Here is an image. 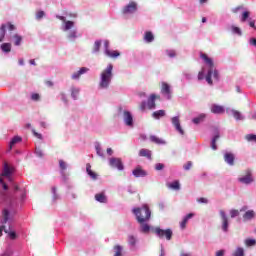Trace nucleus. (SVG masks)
Instances as JSON below:
<instances>
[{
    "instance_id": "nucleus-1",
    "label": "nucleus",
    "mask_w": 256,
    "mask_h": 256,
    "mask_svg": "<svg viewBox=\"0 0 256 256\" xmlns=\"http://www.w3.org/2000/svg\"><path fill=\"white\" fill-rule=\"evenodd\" d=\"M201 59H203L204 63L208 65L209 70L206 75V81L208 85H213V80L211 77H213L216 81H219V72L215 69V64L213 63V59L209 58L207 54H201L200 55Z\"/></svg>"
},
{
    "instance_id": "nucleus-2",
    "label": "nucleus",
    "mask_w": 256,
    "mask_h": 256,
    "mask_svg": "<svg viewBox=\"0 0 256 256\" xmlns=\"http://www.w3.org/2000/svg\"><path fill=\"white\" fill-rule=\"evenodd\" d=\"M113 79V64H109L100 74V89H107Z\"/></svg>"
},
{
    "instance_id": "nucleus-3",
    "label": "nucleus",
    "mask_w": 256,
    "mask_h": 256,
    "mask_svg": "<svg viewBox=\"0 0 256 256\" xmlns=\"http://www.w3.org/2000/svg\"><path fill=\"white\" fill-rule=\"evenodd\" d=\"M133 213L138 223H147L151 219V210L147 205H144L142 208H134Z\"/></svg>"
},
{
    "instance_id": "nucleus-4",
    "label": "nucleus",
    "mask_w": 256,
    "mask_h": 256,
    "mask_svg": "<svg viewBox=\"0 0 256 256\" xmlns=\"http://www.w3.org/2000/svg\"><path fill=\"white\" fill-rule=\"evenodd\" d=\"M154 233L160 238V239H166L167 241H171L173 238V231L171 229L163 230L159 227L154 229Z\"/></svg>"
},
{
    "instance_id": "nucleus-5",
    "label": "nucleus",
    "mask_w": 256,
    "mask_h": 256,
    "mask_svg": "<svg viewBox=\"0 0 256 256\" xmlns=\"http://www.w3.org/2000/svg\"><path fill=\"white\" fill-rule=\"evenodd\" d=\"M238 181L244 185H250V183H253V173L251 170L247 169L244 176L238 178Z\"/></svg>"
},
{
    "instance_id": "nucleus-6",
    "label": "nucleus",
    "mask_w": 256,
    "mask_h": 256,
    "mask_svg": "<svg viewBox=\"0 0 256 256\" xmlns=\"http://www.w3.org/2000/svg\"><path fill=\"white\" fill-rule=\"evenodd\" d=\"M109 164L110 167L118 169V171H123V169H125V166H123V161H121V158H111Z\"/></svg>"
},
{
    "instance_id": "nucleus-7",
    "label": "nucleus",
    "mask_w": 256,
    "mask_h": 256,
    "mask_svg": "<svg viewBox=\"0 0 256 256\" xmlns=\"http://www.w3.org/2000/svg\"><path fill=\"white\" fill-rule=\"evenodd\" d=\"M220 217L222 219V231L227 233V231H229V219L227 218L225 211L220 210Z\"/></svg>"
},
{
    "instance_id": "nucleus-8",
    "label": "nucleus",
    "mask_w": 256,
    "mask_h": 256,
    "mask_svg": "<svg viewBox=\"0 0 256 256\" xmlns=\"http://www.w3.org/2000/svg\"><path fill=\"white\" fill-rule=\"evenodd\" d=\"M172 124L174 125L176 131L180 133V135H185V131L181 127V121L179 120V117L175 116L172 118Z\"/></svg>"
},
{
    "instance_id": "nucleus-9",
    "label": "nucleus",
    "mask_w": 256,
    "mask_h": 256,
    "mask_svg": "<svg viewBox=\"0 0 256 256\" xmlns=\"http://www.w3.org/2000/svg\"><path fill=\"white\" fill-rule=\"evenodd\" d=\"M161 93L166 96L167 99H171V86L167 84V82L162 83Z\"/></svg>"
},
{
    "instance_id": "nucleus-10",
    "label": "nucleus",
    "mask_w": 256,
    "mask_h": 256,
    "mask_svg": "<svg viewBox=\"0 0 256 256\" xmlns=\"http://www.w3.org/2000/svg\"><path fill=\"white\" fill-rule=\"evenodd\" d=\"M155 99H161V96L156 95V94H151L147 101L148 109L151 110V109H155V107H157V105L155 104Z\"/></svg>"
},
{
    "instance_id": "nucleus-11",
    "label": "nucleus",
    "mask_w": 256,
    "mask_h": 256,
    "mask_svg": "<svg viewBox=\"0 0 256 256\" xmlns=\"http://www.w3.org/2000/svg\"><path fill=\"white\" fill-rule=\"evenodd\" d=\"M210 111L215 115H223V113H225V107L217 104H212Z\"/></svg>"
},
{
    "instance_id": "nucleus-12",
    "label": "nucleus",
    "mask_w": 256,
    "mask_h": 256,
    "mask_svg": "<svg viewBox=\"0 0 256 256\" xmlns=\"http://www.w3.org/2000/svg\"><path fill=\"white\" fill-rule=\"evenodd\" d=\"M135 11H137V4L135 2H131L130 4L124 7L122 13H135Z\"/></svg>"
},
{
    "instance_id": "nucleus-13",
    "label": "nucleus",
    "mask_w": 256,
    "mask_h": 256,
    "mask_svg": "<svg viewBox=\"0 0 256 256\" xmlns=\"http://www.w3.org/2000/svg\"><path fill=\"white\" fill-rule=\"evenodd\" d=\"M124 123L128 127H133V115H131V112L124 111Z\"/></svg>"
},
{
    "instance_id": "nucleus-14",
    "label": "nucleus",
    "mask_w": 256,
    "mask_h": 256,
    "mask_svg": "<svg viewBox=\"0 0 256 256\" xmlns=\"http://www.w3.org/2000/svg\"><path fill=\"white\" fill-rule=\"evenodd\" d=\"M134 177H147V171L143 170L141 166H137L133 171H132Z\"/></svg>"
},
{
    "instance_id": "nucleus-15",
    "label": "nucleus",
    "mask_w": 256,
    "mask_h": 256,
    "mask_svg": "<svg viewBox=\"0 0 256 256\" xmlns=\"http://www.w3.org/2000/svg\"><path fill=\"white\" fill-rule=\"evenodd\" d=\"M193 217H195V214H193V213L187 214L184 217V219L180 222V229H186L189 219H193Z\"/></svg>"
},
{
    "instance_id": "nucleus-16",
    "label": "nucleus",
    "mask_w": 256,
    "mask_h": 256,
    "mask_svg": "<svg viewBox=\"0 0 256 256\" xmlns=\"http://www.w3.org/2000/svg\"><path fill=\"white\" fill-rule=\"evenodd\" d=\"M224 161L228 163V165H235V155H233V153H226L224 155Z\"/></svg>"
},
{
    "instance_id": "nucleus-17",
    "label": "nucleus",
    "mask_w": 256,
    "mask_h": 256,
    "mask_svg": "<svg viewBox=\"0 0 256 256\" xmlns=\"http://www.w3.org/2000/svg\"><path fill=\"white\" fill-rule=\"evenodd\" d=\"M12 174H13V167H10L9 164L5 163L4 169L2 172L3 177H11Z\"/></svg>"
},
{
    "instance_id": "nucleus-18",
    "label": "nucleus",
    "mask_w": 256,
    "mask_h": 256,
    "mask_svg": "<svg viewBox=\"0 0 256 256\" xmlns=\"http://www.w3.org/2000/svg\"><path fill=\"white\" fill-rule=\"evenodd\" d=\"M139 157H146V159L151 160L152 159V154L151 150L142 148L139 150Z\"/></svg>"
},
{
    "instance_id": "nucleus-19",
    "label": "nucleus",
    "mask_w": 256,
    "mask_h": 256,
    "mask_svg": "<svg viewBox=\"0 0 256 256\" xmlns=\"http://www.w3.org/2000/svg\"><path fill=\"white\" fill-rule=\"evenodd\" d=\"M87 71H89V68H87V67L80 68L79 71L75 72L72 75V79H79L81 77V75H85V73H87Z\"/></svg>"
},
{
    "instance_id": "nucleus-20",
    "label": "nucleus",
    "mask_w": 256,
    "mask_h": 256,
    "mask_svg": "<svg viewBox=\"0 0 256 256\" xmlns=\"http://www.w3.org/2000/svg\"><path fill=\"white\" fill-rule=\"evenodd\" d=\"M105 54L107 57H110L111 59H117V57H120L121 53L117 50H105Z\"/></svg>"
},
{
    "instance_id": "nucleus-21",
    "label": "nucleus",
    "mask_w": 256,
    "mask_h": 256,
    "mask_svg": "<svg viewBox=\"0 0 256 256\" xmlns=\"http://www.w3.org/2000/svg\"><path fill=\"white\" fill-rule=\"evenodd\" d=\"M254 218H255V211L253 210H248L243 215V219H245L246 221H251V219H254Z\"/></svg>"
},
{
    "instance_id": "nucleus-22",
    "label": "nucleus",
    "mask_w": 256,
    "mask_h": 256,
    "mask_svg": "<svg viewBox=\"0 0 256 256\" xmlns=\"http://www.w3.org/2000/svg\"><path fill=\"white\" fill-rule=\"evenodd\" d=\"M144 40L146 41V43H153V41L155 40V36H153V33L151 31H147L145 32Z\"/></svg>"
},
{
    "instance_id": "nucleus-23",
    "label": "nucleus",
    "mask_w": 256,
    "mask_h": 256,
    "mask_svg": "<svg viewBox=\"0 0 256 256\" xmlns=\"http://www.w3.org/2000/svg\"><path fill=\"white\" fill-rule=\"evenodd\" d=\"M96 201L99 203H107V196H105V193H98L95 195Z\"/></svg>"
},
{
    "instance_id": "nucleus-24",
    "label": "nucleus",
    "mask_w": 256,
    "mask_h": 256,
    "mask_svg": "<svg viewBox=\"0 0 256 256\" xmlns=\"http://www.w3.org/2000/svg\"><path fill=\"white\" fill-rule=\"evenodd\" d=\"M165 110H158L152 113L153 119H161V117H165Z\"/></svg>"
},
{
    "instance_id": "nucleus-25",
    "label": "nucleus",
    "mask_w": 256,
    "mask_h": 256,
    "mask_svg": "<svg viewBox=\"0 0 256 256\" xmlns=\"http://www.w3.org/2000/svg\"><path fill=\"white\" fill-rule=\"evenodd\" d=\"M140 231L141 233H149V231H151V227L145 222L140 223Z\"/></svg>"
},
{
    "instance_id": "nucleus-26",
    "label": "nucleus",
    "mask_w": 256,
    "mask_h": 256,
    "mask_svg": "<svg viewBox=\"0 0 256 256\" xmlns=\"http://www.w3.org/2000/svg\"><path fill=\"white\" fill-rule=\"evenodd\" d=\"M169 189H174V191H179L181 189V184H179V180H176L170 184H168Z\"/></svg>"
},
{
    "instance_id": "nucleus-27",
    "label": "nucleus",
    "mask_w": 256,
    "mask_h": 256,
    "mask_svg": "<svg viewBox=\"0 0 256 256\" xmlns=\"http://www.w3.org/2000/svg\"><path fill=\"white\" fill-rule=\"evenodd\" d=\"M0 49L3 51V53H11V43L1 44Z\"/></svg>"
},
{
    "instance_id": "nucleus-28",
    "label": "nucleus",
    "mask_w": 256,
    "mask_h": 256,
    "mask_svg": "<svg viewBox=\"0 0 256 256\" xmlns=\"http://www.w3.org/2000/svg\"><path fill=\"white\" fill-rule=\"evenodd\" d=\"M21 141H23L21 136H15L14 138H12V140L10 141V149H13V146L17 145V143H21Z\"/></svg>"
},
{
    "instance_id": "nucleus-29",
    "label": "nucleus",
    "mask_w": 256,
    "mask_h": 256,
    "mask_svg": "<svg viewBox=\"0 0 256 256\" xmlns=\"http://www.w3.org/2000/svg\"><path fill=\"white\" fill-rule=\"evenodd\" d=\"M12 39L14 40V45H16V47H19V45H21V41H23V37H21L19 34L12 36Z\"/></svg>"
},
{
    "instance_id": "nucleus-30",
    "label": "nucleus",
    "mask_w": 256,
    "mask_h": 256,
    "mask_svg": "<svg viewBox=\"0 0 256 256\" xmlns=\"http://www.w3.org/2000/svg\"><path fill=\"white\" fill-rule=\"evenodd\" d=\"M114 251H115V254L114 256H123V246L121 245H115L114 246Z\"/></svg>"
},
{
    "instance_id": "nucleus-31",
    "label": "nucleus",
    "mask_w": 256,
    "mask_h": 256,
    "mask_svg": "<svg viewBox=\"0 0 256 256\" xmlns=\"http://www.w3.org/2000/svg\"><path fill=\"white\" fill-rule=\"evenodd\" d=\"M217 141H219V134L215 135L211 141V148L213 151H217Z\"/></svg>"
},
{
    "instance_id": "nucleus-32",
    "label": "nucleus",
    "mask_w": 256,
    "mask_h": 256,
    "mask_svg": "<svg viewBox=\"0 0 256 256\" xmlns=\"http://www.w3.org/2000/svg\"><path fill=\"white\" fill-rule=\"evenodd\" d=\"M232 256H245V249L238 247L236 250L232 253Z\"/></svg>"
},
{
    "instance_id": "nucleus-33",
    "label": "nucleus",
    "mask_w": 256,
    "mask_h": 256,
    "mask_svg": "<svg viewBox=\"0 0 256 256\" xmlns=\"http://www.w3.org/2000/svg\"><path fill=\"white\" fill-rule=\"evenodd\" d=\"M205 114H200L198 117L194 118L192 121L195 123V125H199V123H202V121H205Z\"/></svg>"
},
{
    "instance_id": "nucleus-34",
    "label": "nucleus",
    "mask_w": 256,
    "mask_h": 256,
    "mask_svg": "<svg viewBox=\"0 0 256 256\" xmlns=\"http://www.w3.org/2000/svg\"><path fill=\"white\" fill-rule=\"evenodd\" d=\"M5 29H7V24H2L0 27V43L5 39Z\"/></svg>"
},
{
    "instance_id": "nucleus-35",
    "label": "nucleus",
    "mask_w": 256,
    "mask_h": 256,
    "mask_svg": "<svg viewBox=\"0 0 256 256\" xmlns=\"http://www.w3.org/2000/svg\"><path fill=\"white\" fill-rule=\"evenodd\" d=\"M101 40H96L93 45V53H99V50L101 49Z\"/></svg>"
},
{
    "instance_id": "nucleus-36",
    "label": "nucleus",
    "mask_w": 256,
    "mask_h": 256,
    "mask_svg": "<svg viewBox=\"0 0 256 256\" xmlns=\"http://www.w3.org/2000/svg\"><path fill=\"white\" fill-rule=\"evenodd\" d=\"M150 141L152 143H156V145H161L164 143L163 140H161L159 137H157L155 135L150 136Z\"/></svg>"
},
{
    "instance_id": "nucleus-37",
    "label": "nucleus",
    "mask_w": 256,
    "mask_h": 256,
    "mask_svg": "<svg viewBox=\"0 0 256 256\" xmlns=\"http://www.w3.org/2000/svg\"><path fill=\"white\" fill-rule=\"evenodd\" d=\"M244 243H245L246 247H255L256 240L251 239V238H247Z\"/></svg>"
},
{
    "instance_id": "nucleus-38",
    "label": "nucleus",
    "mask_w": 256,
    "mask_h": 256,
    "mask_svg": "<svg viewBox=\"0 0 256 256\" xmlns=\"http://www.w3.org/2000/svg\"><path fill=\"white\" fill-rule=\"evenodd\" d=\"M4 232L8 234V237L12 240L17 239V233L15 231H10L7 229H4Z\"/></svg>"
},
{
    "instance_id": "nucleus-39",
    "label": "nucleus",
    "mask_w": 256,
    "mask_h": 256,
    "mask_svg": "<svg viewBox=\"0 0 256 256\" xmlns=\"http://www.w3.org/2000/svg\"><path fill=\"white\" fill-rule=\"evenodd\" d=\"M232 115L236 121H241V119H243V117L241 116V112L237 110H232Z\"/></svg>"
},
{
    "instance_id": "nucleus-40",
    "label": "nucleus",
    "mask_w": 256,
    "mask_h": 256,
    "mask_svg": "<svg viewBox=\"0 0 256 256\" xmlns=\"http://www.w3.org/2000/svg\"><path fill=\"white\" fill-rule=\"evenodd\" d=\"M128 243L132 247H135V245L137 244V238H135V236L133 235L128 236Z\"/></svg>"
},
{
    "instance_id": "nucleus-41",
    "label": "nucleus",
    "mask_w": 256,
    "mask_h": 256,
    "mask_svg": "<svg viewBox=\"0 0 256 256\" xmlns=\"http://www.w3.org/2000/svg\"><path fill=\"white\" fill-rule=\"evenodd\" d=\"M245 139H246V141H249V142L253 141L254 143H256V135L255 134H248L245 136Z\"/></svg>"
},
{
    "instance_id": "nucleus-42",
    "label": "nucleus",
    "mask_w": 256,
    "mask_h": 256,
    "mask_svg": "<svg viewBox=\"0 0 256 256\" xmlns=\"http://www.w3.org/2000/svg\"><path fill=\"white\" fill-rule=\"evenodd\" d=\"M3 219V223H7V221H9V210H3Z\"/></svg>"
},
{
    "instance_id": "nucleus-43",
    "label": "nucleus",
    "mask_w": 256,
    "mask_h": 256,
    "mask_svg": "<svg viewBox=\"0 0 256 256\" xmlns=\"http://www.w3.org/2000/svg\"><path fill=\"white\" fill-rule=\"evenodd\" d=\"M75 24L73 23V21H66L65 22V31H69V29H73V26Z\"/></svg>"
},
{
    "instance_id": "nucleus-44",
    "label": "nucleus",
    "mask_w": 256,
    "mask_h": 256,
    "mask_svg": "<svg viewBox=\"0 0 256 256\" xmlns=\"http://www.w3.org/2000/svg\"><path fill=\"white\" fill-rule=\"evenodd\" d=\"M232 31H233V33H235L236 35H242L241 28H239V27H237V26H232Z\"/></svg>"
},
{
    "instance_id": "nucleus-45",
    "label": "nucleus",
    "mask_w": 256,
    "mask_h": 256,
    "mask_svg": "<svg viewBox=\"0 0 256 256\" xmlns=\"http://www.w3.org/2000/svg\"><path fill=\"white\" fill-rule=\"evenodd\" d=\"M247 19H249V11L243 12L242 19H241L242 23H245V21H247Z\"/></svg>"
},
{
    "instance_id": "nucleus-46",
    "label": "nucleus",
    "mask_w": 256,
    "mask_h": 256,
    "mask_svg": "<svg viewBox=\"0 0 256 256\" xmlns=\"http://www.w3.org/2000/svg\"><path fill=\"white\" fill-rule=\"evenodd\" d=\"M163 169H165V165L163 163H157L155 165V170L156 171H163Z\"/></svg>"
},
{
    "instance_id": "nucleus-47",
    "label": "nucleus",
    "mask_w": 256,
    "mask_h": 256,
    "mask_svg": "<svg viewBox=\"0 0 256 256\" xmlns=\"http://www.w3.org/2000/svg\"><path fill=\"white\" fill-rule=\"evenodd\" d=\"M59 166L62 171H65L67 169V163H65V161L63 160L59 161Z\"/></svg>"
},
{
    "instance_id": "nucleus-48",
    "label": "nucleus",
    "mask_w": 256,
    "mask_h": 256,
    "mask_svg": "<svg viewBox=\"0 0 256 256\" xmlns=\"http://www.w3.org/2000/svg\"><path fill=\"white\" fill-rule=\"evenodd\" d=\"M230 217L233 219L235 217H239V210H231Z\"/></svg>"
},
{
    "instance_id": "nucleus-49",
    "label": "nucleus",
    "mask_w": 256,
    "mask_h": 256,
    "mask_svg": "<svg viewBox=\"0 0 256 256\" xmlns=\"http://www.w3.org/2000/svg\"><path fill=\"white\" fill-rule=\"evenodd\" d=\"M31 99L32 101H39V99H41V96L38 93H33L31 95Z\"/></svg>"
},
{
    "instance_id": "nucleus-50",
    "label": "nucleus",
    "mask_w": 256,
    "mask_h": 256,
    "mask_svg": "<svg viewBox=\"0 0 256 256\" xmlns=\"http://www.w3.org/2000/svg\"><path fill=\"white\" fill-rule=\"evenodd\" d=\"M185 171H189V169H191V167H193V162L188 161L184 166Z\"/></svg>"
},
{
    "instance_id": "nucleus-51",
    "label": "nucleus",
    "mask_w": 256,
    "mask_h": 256,
    "mask_svg": "<svg viewBox=\"0 0 256 256\" xmlns=\"http://www.w3.org/2000/svg\"><path fill=\"white\" fill-rule=\"evenodd\" d=\"M73 99H77V95H79V89H72V93H71Z\"/></svg>"
},
{
    "instance_id": "nucleus-52",
    "label": "nucleus",
    "mask_w": 256,
    "mask_h": 256,
    "mask_svg": "<svg viewBox=\"0 0 256 256\" xmlns=\"http://www.w3.org/2000/svg\"><path fill=\"white\" fill-rule=\"evenodd\" d=\"M45 17L44 11H38L36 14V19H43Z\"/></svg>"
},
{
    "instance_id": "nucleus-53",
    "label": "nucleus",
    "mask_w": 256,
    "mask_h": 256,
    "mask_svg": "<svg viewBox=\"0 0 256 256\" xmlns=\"http://www.w3.org/2000/svg\"><path fill=\"white\" fill-rule=\"evenodd\" d=\"M96 152H97V155H99L100 157H103V150L101 149V146L99 145L96 146Z\"/></svg>"
},
{
    "instance_id": "nucleus-54",
    "label": "nucleus",
    "mask_w": 256,
    "mask_h": 256,
    "mask_svg": "<svg viewBox=\"0 0 256 256\" xmlns=\"http://www.w3.org/2000/svg\"><path fill=\"white\" fill-rule=\"evenodd\" d=\"M88 175H89V177H91V179H93L94 181L97 179V173L93 172V170L90 171V172H88Z\"/></svg>"
},
{
    "instance_id": "nucleus-55",
    "label": "nucleus",
    "mask_w": 256,
    "mask_h": 256,
    "mask_svg": "<svg viewBox=\"0 0 256 256\" xmlns=\"http://www.w3.org/2000/svg\"><path fill=\"white\" fill-rule=\"evenodd\" d=\"M146 107H147V102L143 101L141 102L139 109L140 111H145Z\"/></svg>"
},
{
    "instance_id": "nucleus-56",
    "label": "nucleus",
    "mask_w": 256,
    "mask_h": 256,
    "mask_svg": "<svg viewBox=\"0 0 256 256\" xmlns=\"http://www.w3.org/2000/svg\"><path fill=\"white\" fill-rule=\"evenodd\" d=\"M6 27H8L9 31H15V25L11 24V22H8Z\"/></svg>"
},
{
    "instance_id": "nucleus-57",
    "label": "nucleus",
    "mask_w": 256,
    "mask_h": 256,
    "mask_svg": "<svg viewBox=\"0 0 256 256\" xmlns=\"http://www.w3.org/2000/svg\"><path fill=\"white\" fill-rule=\"evenodd\" d=\"M68 37H69V39H75L77 37V32H75V31L70 32Z\"/></svg>"
},
{
    "instance_id": "nucleus-58",
    "label": "nucleus",
    "mask_w": 256,
    "mask_h": 256,
    "mask_svg": "<svg viewBox=\"0 0 256 256\" xmlns=\"http://www.w3.org/2000/svg\"><path fill=\"white\" fill-rule=\"evenodd\" d=\"M34 137H37V139H43V135L39 134L37 131L33 130Z\"/></svg>"
},
{
    "instance_id": "nucleus-59",
    "label": "nucleus",
    "mask_w": 256,
    "mask_h": 256,
    "mask_svg": "<svg viewBox=\"0 0 256 256\" xmlns=\"http://www.w3.org/2000/svg\"><path fill=\"white\" fill-rule=\"evenodd\" d=\"M197 201L198 203H205V204L209 203V200H207V198H199Z\"/></svg>"
},
{
    "instance_id": "nucleus-60",
    "label": "nucleus",
    "mask_w": 256,
    "mask_h": 256,
    "mask_svg": "<svg viewBox=\"0 0 256 256\" xmlns=\"http://www.w3.org/2000/svg\"><path fill=\"white\" fill-rule=\"evenodd\" d=\"M216 256H225V250H219L216 252Z\"/></svg>"
},
{
    "instance_id": "nucleus-61",
    "label": "nucleus",
    "mask_w": 256,
    "mask_h": 256,
    "mask_svg": "<svg viewBox=\"0 0 256 256\" xmlns=\"http://www.w3.org/2000/svg\"><path fill=\"white\" fill-rule=\"evenodd\" d=\"M36 155L38 157H43V151L41 149H36Z\"/></svg>"
},
{
    "instance_id": "nucleus-62",
    "label": "nucleus",
    "mask_w": 256,
    "mask_h": 256,
    "mask_svg": "<svg viewBox=\"0 0 256 256\" xmlns=\"http://www.w3.org/2000/svg\"><path fill=\"white\" fill-rule=\"evenodd\" d=\"M250 45H252L253 47H256V38L250 39Z\"/></svg>"
},
{
    "instance_id": "nucleus-63",
    "label": "nucleus",
    "mask_w": 256,
    "mask_h": 256,
    "mask_svg": "<svg viewBox=\"0 0 256 256\" xmlns=\"http://www.w3.org/2000/svg\"><path fill=\"white\" fill-rule=\"evenodd\" d=\"M45 84L47 85V87H53V81L51 80H46Z\"/></svg>"
},
{
    "instance_id": "nucleus-64",
    "label": "nucleus",
    "mask_w": 256,
    "mask_h": 256,
    "mask_svg": "<svg viewBox=\"0 0 256 256\" xmlns=\"http://www.w3.org/2000/svg\"><path fill=\"white\" fill-rule=\"evenodd\" d=\"M104 47H105V51H109V42H108V40L104 41Z\"/></svg>"
}]
</instances>
